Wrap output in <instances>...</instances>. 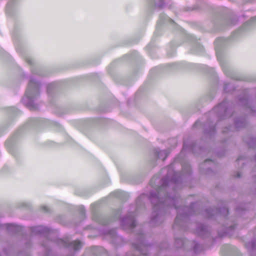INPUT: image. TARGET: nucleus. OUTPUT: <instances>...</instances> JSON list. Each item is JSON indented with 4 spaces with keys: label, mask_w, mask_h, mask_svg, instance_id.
<instances>
[{
    "label": "nucleus",
    "mask_w": 256,
    "mask_h": 256,
    "mask_svg": "<svg viewBox=\"0 0 256 256\" xmlns=\"http://www.w3.org/2000/svg\"><path fill=\"white\" fill-rule=\"evenodd\" d=\"M70 246L72 247L74 250H78L82 248V243L78 240H74L70 244Z\"/></svg>",
    "instance_id": "20e7f679"
},
{
    "label": "nucleus",
    "mask_w": 256,
    "mask_h": 256,
    "mask_svg": "<svg viewBox=\"0 0 256 256\" xmlns=\"http://www.w3.org/2000/svg\"><path fill=\"white\" fill-rule=\"evenodd\" d=\"M224 105V104L222 102V103H221L218 106V108H221Z\"/></svg>",
    "instance_id": "1a4fd4ad"
},
{
    "label": "nucleus",
    "mask_w": 256,
    "mask_h": 256,
    "mask_svg": "<svg viewBox=\"0 0 256 256\" xmlns=\"http://www.w3.org/2000/svg\"><path fill=\"white\" fill-rule=\"evenodd\" d=\"M44 208L45 209V210H46H46H47V208H46V206H44Z\"/></svg>",
    "instance_id": "9b49d317"
},
{
    "label": "nucleus",
    "mask_w": 256,
    "mask_h": 256,
    "mask_svg": "<svg viewBox=\"0 0 256 256\" xmlns=\"http://www.w3.org/2000/svg\"><path fill=\"white\" fill-rule=\"evenodd\" d=\"M252 20H256V16L252 18Z\"/></svg>",
    "instance_id": "9d476101"
},
{
    "label": "nucleus",
    "mask_w": 256,
    "mask_h": 256,
    "mask_svg": "<svg viewBox=\"0 0 256 256\" xmlns=\"http://www.w3.org/2000/svg\"><path fill=\"white\" fill-rule=\"evenodd\" d=\"M160 202H163L165 204H172L174 205L176 208L178 210V214L175 219V224H179V221L180 219V218L184 217V216H181L180 210L175 206L176 200L174 198L166 196L165 198L164 201Z\"/></svg>",
    "instance_id": "f03ea898"
},
{
    "label": "nucleus",
    "mask_w": 256,
    "mask_h": 256,
    "mask_svg": "<svg viewBox=\"0 0 256 256\" xmlns=\"http://www.w3.org/2000/svg\"><path fill=\"white\" fill-rule=\"evenodd\" d=\"M38 84L34 80L31 78L26 92V98H23L22 100H25V98H27L29 104H31L38 94Z\"/></svg>",
    "instance_id": "f257e3e1"
},
{
    "label": "nucleus",
    "mask_w": 256,
    "mask_h": 256,
    "mask_svg": "<svg viewBox=\"0 0 256 256\" xmlns=\"http://www.w3.org/2000/svg\"><path fill=\"white\" fill-rule=\"evenodd\" d=\"M6 226L8 230H14L15 232H18L20 229V228L19 226H18L14 224H6Z\"/></svg>",
    "instance_id": "39448f33"
},
{
    "label": "nucleus",
    "mask_w": 256,
    "mask_h": 256,
    "mask_svg": "<svg viewBox=\"0 0 256 256\" xmlns=\"http://www.w3.org/2000/svg\"><path fill=\"white\" fill-rule=\"evenodd\" d=\"M36 230L40 232H42V230H44L42 226H38L36 228Z\"/></svg>",
    "instance_id": "0eeeda50"
},
{
    "label": "nucleus",
    "mask_w": 256,
    "mask_h": 256,
    "mask_svg": "<svg viewBox=\"0 0 256 256\" xmlns=\"http://www.w3.org/2000/svg\"><path fill=\"white\" fill-rule=\"evenodd\" d=\"M158 200V201H160V200H159V198H158L157 197L156 198H155V197H153L152 198V204H154V201L155 200Z\"/></svg>",
    "instance_id": "6e6552de"
},
{
    "label": "nucleus",
    "mask_w": 256,
    "mask_h": 256,
    "mask_svg": "<svg viewBox=\"0 0 256 256\" xmlns=\"http://www.w3.org/2000/svg\"><path fill=\"white\" fill-rule=\"evenodd\" d=\"M122 224L126 228H132L136 226V221L132 216H130L122 220Z\"/></svg>",
    "instance_id": "7ed1b4c3"
},
{
    "label": "nucleus",
    "mask_w": 256,
    "mask_h": 256,
    "mask_svg": "<svg viewBox=\"0 0 256 256\" xmlns=\"http://www.w3.org/2000/svg\"><path fill=\"white\" fill-rule=\"evenodd\" d=\"M168 154L166 150H160L158 153V156L159 158L164 160L167 156Z\"/></svg>",
    "instance_id": "423d86ee"
}]
</instances>
